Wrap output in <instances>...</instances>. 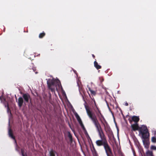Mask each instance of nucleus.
Masks as SVG:
<instances>
[{"mask_svg": "<svg viewBox=\"0 0 156 156\" xmlns=\"http://www.w3.org/2000/svg\"><path fill=\"white\" fill-rule=\"evenodd\" d=\"M139 132L141 134L143 139H149L150 135L148 130L145 126L143 125L139 129Z\"/></svg>", "mask_w": 156, "mask_h": 156, "instance_id": "7ed1b4c3", "label": "nucleus"}, {"mask_svg": "<svg viewBox=\"0 0 156 156\" xmlns=\"http://www.w3.org/2000/svg\"><path fill=\"white\" fill-rule=\"evenodd\" d=\"M49 100L51 99V94L50 92L49 93Z\"/></svg>", "mask_w": 156, "mask_h": 156, "instance_id": "cd10ccee", "label": "nucleus"}, {"mask_svg": "<svg viewBox=\"0 0 156 156\" xmlns=\"http://www.w3.org/2000/svg\"><path fill=\"white\" fill-rule=\"evenodd\" d=\"M5 107H6V106L7 107L8 110V111L9 110V105L8 103H7V105H5Z\"/></svg>", "mask_w": 156, "mask_h": 156, "instance_id": "bb28decb", "label": "nucleus"}, {"mask_svg": "<svg viewBox=\"0 0 156 156\" xmlns=\"http://www.w3.org/2000/svg\"><path fill=\"white\" fill-rule=\"evenodd\" d=\"M103 122L104 121V122H105V123H105V125H107L108 124L107 122L106 121L105 119H104V120H103Z\"/></svg>", "mask_w": 156, "mask_h": 156, "instance_id": "a878e982", "label": "nucleus"}, {"mask_svg": "<svg viewBox=\"0 0 156 156\" xmlns=\"http://www.w3.org/2000/svg\"><path fill=\"white\" fill-rule=\"evenodd\" d=\"M21 154H22V156H27L26 154H25V155L24 154L25 151H24V150L23 149H21Z\"/></svg>", "mask_w": 156, "mask_h": 156, "instance_id": "b1692460", "label": "nucleus"}, {"mask_svg": "<svg viewBox=\"0 0 156 156\" xmlns=\"http://www.w3.org/2000/svg\"><path fill=\"white\" fill-rule=\"evenodd\" d=\"M103 125L104 127V129L105 131L107 132H110L111 130V129L109 126L108 124L107 125H105V123H103Z\"/></svg>", "mask_w": 156, "mask_h": 156, "instance_id": "f8f14e48", "label": "nucleus"}, {"mask_svg": "<svg viewBox=\"0 0 156 156\" xmlns=\"http://www.w3.org/2000/svg\"><path fill=\"white\" fill-rule=\"evenodd\" d=\"M55 80L54 79H49L47 81L48 89L51 90L52 92H55Z\"/></svg>", "mask_w": 156, "mask_h": 156, "instance_id": "20e7f679", "label": "nucleus"}, {"mask_svg": "<svg viewBox=\"0 0 156 156\" xmlns=\"http://www.w3.org/2000/svg\"><path fill=\"white\" fill-rule=\"evenodd\" d=\"M132 151H133V153L134 156H136V153H135V152L134 151V150L132 149Z\"/></svg>", "mask_w": 156, "mask_h": 156, "instance_id": "c85d7f7f", "label": "nucleus"}, {"mask_svg": "<svg viewBox=\"0 0 156 156\" xmlns=\"http://www.w3.org/2000/svg\"><path fill=\"white\" fill-rule=\"evenodd\" d=\"M139 120L140 119L138 117L133 116L132 118V120L129 119V120L130 123H131L133 121L136 123L139 121Z\"/></svg>", "mask_w": 156, "mask_h": 156, "instance_id": "1a4fd4ad", "label": "nucleus"}, {"mask_svg": "<svg viewBox=\"0 0 156 156\" xmlns=\"http://www.w3.org/2000/svg\"><path fill=\"white\" fill-rule=\"evenodd\" d=\"M95 112L99 120L101 122V123L102 124L104 123V122L103 121V120H104L105 119L103 115L101 113L100 110V109H98V111H97L96 112Z\"/></svg>", "mask_w": 156, "mask_h": 156, "instance_id": "39448f33", "label": "nucleus"}, {"mask_svg": "<svg viewBox=\"0 0 156 156\" xmlns=\"http://www.w3.org/2000/svg\"><path fill=\"white\" fill-rule=\"evenodd\" d=\"M95 112L99 120L101 122V123L102 124L104 123V122L103 121V120H104L105 119L103 115L101 113L100 110V109H98V111H97L96 112Z\"/></svg>", "mask_w": 156, "mask_h": 156, "instance_id": "0eeeda50", "label": "nucleus"}, {"mask_svg": "<svg viewBox=\"0 0 156 156\" xmlns=\"http://www.w3.org/2000/svg\"><path fill=\"white\" fill-rule=\"evenodd\" d=\"M83 98L85 101L84 107L87 114L90 119L95 127L98 133L101 140H98L96 141L97 145L98 147L103 146L107 156H114L112 149L108 144L106 138L104 134L103 129L98 119L97 116L93 112L91 108L87 105L86 102Z\"/></svg>", "mask_w": 156, "mask_h": 156, "instance_id": "f257e3e1", "label": "nucleus"}, {"mask_svg": "<svg viewBox=\"0 0 156 156\" xmlns=\"http://www.w3.org/2000/svg\"><path fill=\"white\" fill-rule=\"evenodd\" d=\"M131 126L132 129L134 131H135L138 130H139V129L140 128L139 127L137 123L131 125Z\"/></svg>", "mask_w": 156, "mask_h": 156, "instance_id": "9d476101", "label": "nucleus"}, {"mask_svg": "<svg viewBox=\"0 0 156 156\" xmlns=\"http://www.w3.org/2000/svg\"><path fill=\"white\" fill-rule=\"evenodd\" d=\"M125 105L126 106H127L128 105V103L127 102H126V103H125Z\"/></svg>", "mask_w": 156, "mask_h": 156, "instance_id": "7c9ffc66", "label": "nucleus"}, {"mask_svg": "<svg viewBox=\"0 0 156 156\" xmlns=\"http://www.w3.org/2000/svg\"><path fill=\"white\" fill-rule=\"evenodd\" d=\"M151 141L154 143H156V138L155 136H153L151 139Z\"/></svg>", "mask_w": 156, "mask_h": 156, "instance_id": "4be33fe9", "label": "nucleus"}, {"mask_svg": "<svg viewBox=\"0 0 156 156\" xmlns=\"http://www.w3.org/2000/svg\"><path fill=\"white\" fill-rule=\"evenodd\" d=\"M91 150L93 153H94V152L95 153L96 152V150L95 149L93 144H92V148H91Z\"/></svg>", "mask_w": 156, "mask_h": 156, "instance_id": "5701e85b", "label": "nucleus"}, {"mask_svg": "<svg viewBox=\"0 0 156 156\" xmlns=\"http://www.w3.org/2000/svg\"><path fill=\"white\" fill-rule=\"evenodd\" d=\"M68 137L69 138L70 141L72 142L73 141L72 136L70 132H68Z\"/></svg>", "mask_w": 156, "mask_h": 156, "instance_id": "a211bd4d", "label": "nucleus"}, {"mask_svg": "<svg viewBox=\"0 0 156 156\" xmlns=\"http://www.w3.org/2000/svg\"><path fill=\"white\" fill-rule=\"evenodd\" d=\"M88 89H89V90L91 94L93 95H96V92L94 91L91 89L90 87L88 88Z\"/></svg>", "mask_w": 156, "mask_h": 156, "instance_id": "6ab92c4d", "label": "nucleus"}, {"mask_svg": "<svg viewBox=\"0 0 156 156\" xmlns=\"http://www.w3.org/2000/svg\"><path fill=\"white\" fill-rule=\"evenodd\" d=\"M0 99L1 100V97H0Z\"/></svg>", "mask_w": 156, "mask_h": 156, "instance_id": "473e14b6", "label": "nucleus"}, {"mask_svg": "<svg viewBox=\"0 0 156 156\" xmlns=\"http://www.w3.org/2000/svg\"><path fill=\"white\" fill-rule=\"evenodd\" d=\"M94 67L97 69H98L101 68V66L99 65L95 59V61L94 62Z\"/></svg>", "mask_w": 156, "mask_h": 156, "instance_id": "4468645a", "label": "nucleus"}, {"mask_svg": "<svg viewBox=\"0 0 156 156\" xmlns=\"http://www.w3.org/2000/svg\"><path fill=\"white\" fill-rule=\"evenodd\" d=\"M95 112L99 120L101 122V123L102 124L104 123V122L103 121V120H104L105 119L103 115L101 113L100 110V109H98V111H97L96 112Z\"/></svg>", "mask_w": 156, "mask_h": 156, "instance_id": "423d86ee", "label": "nucleus"}, {"mask_svg": "<svg viewBox=\"0 0 156 156\" xmlns=\"http://www.w3.org/2000/svg\"><path fill=\"white\" fill-rule=\"evenodd\" d=\"M143 142L145 148L148 149L150 144L149 139H143Z\"/></svg>", "mask_w": 156, "mask_h": 156, "instance_id": "6e6552de", "label": "nucleus"}, {"mask_svg": "<svg viewBox=\"0 0 156 156\" xmlns=\"http://www.w3.org/2000/svg\"><path fill=\"white\" fill-rule=\"evenodd\" d=\"M22 97H20L18 99L17 102L19 107L21 108L22 106L23 103L26 105V103H29L30 101L31 103V100L30 95L28 93L22 94Z\"/></svg>", "mask_w": 156, "mask_h": 156, "instance_id": "f03ea898", "label": "nucleus"}, {"mask_svg": "<svg viewBox=\"0 0 156 156\" xmlns=\"http://www.w3.org/2000/svg\"><path fill=\"white\" fill-rule=\"evenodd\" d=\"M8 133L9 136L13 139L15 141V142H16V140L15 139V137L13 134L12 130L11 129H9Z\"/></svg>", "mask_w": 156, "mask_h": 156, "instance_id": "9b49d317", "label": "nucleus"}, {"mask_svg": "<svg viewBox=\"0 0 156 156\" xmlns=\"http://www.w3.org/2000/svg\"><path fill=\"white\" fill-rule=\"evenodd\" d=\"M76 119H77V120L79 122L81 126L82 127L83 126V127H84L82 123V121H81L79 116L77 114L76 115Z\"/></svg>", "mask_w": 156, "mask_h": 156, "instance_id": "2eb2a0df", "label": "nucleus"}, {"mask_svg": "<svg viewBox=\"0 0 156 156\" xmlns=\"http://www.w3.org/2000/svg\"><path fill=\"white\" fill-rule=\"evenodd\" d=\"M55 151L53 150L52 149H51L49 152L50 156H55Z\"/></svg>", "mask_w": 156, "mask_h": 156, "instance_id": "f3484780", "label": "nucleus"}, {"mask_svg": "<svg viewBox=\"0 0 156 156\" xmlns=\"http://www.w3.org/2000/svg\"><path fill=\"white\" fill-rule=\"evenodd\" d=\"M147 156H154L152 151H148L147 153Z\"/></svg>", "mask_w": 156, "mask_h": 156, "instance_id": "412c9836", "label": "nucleus"}, {"mask_svg": "<svg viewBox=\"0 0 156 156\" xmlns=\"http://www.w3.org/2000/svg\"><path fill=\"white\" fill-rule=\"evenodd\" d=\"M45 35V33L43 32L42 33H40L39 36V37L40 38H41L43 37Z\"/></svg>", "mask_w": 156, "mask_h": 156, "instance_id": "aec40b11", "label": "nucleus"}, {"mask_svg": "<svg viewBox=\"0 0 156 156\" xmlns=\"http://www.w3.org/2000/svg\"><path fill=\"white\" fill-rule=\"evenodd\" d=\"M92 57H93V58H95V56H94V55L92 54Z\"/></svg>", "mask_w": 156, "mask_h": 156, "instance_id": "2f4dec72", "label": "nucleus"}, {"mask_svg": "<svg viewBox=\"0 0 156 156\" xmlns=\"http://www.w3.org/2000/svg\"><path fill=\"white\" fill-rule=\"evenodd\" d=\"M94 104V106H92V108H93L94 111V112H96L97 111H98V109H99L97 105H96V103L95 102V100L94 99L93 100Z\"/></svg>", "mask_w": 156, "mask_h": 156, "instance_id": "ddd939ff", "label": "nucleus"}, {"mask_svg": "<svg viewBox=\"0 0 156 156\" xmlns=\"http://www.w3.org/2000/svg\"><path fill=\"white\" fill-rule=\"evenodd\" d=\"M151 150H156V147L155 146L152 145L151 146Z\"/></svg>", "mask_w": 156, "mask_h": 156, "instance_id": "393cba45", "label": "nucleus"}, {"mask_svg": "<svg viewBox=\"0 0 156 156\" xmlns=\"http://www.w3.org/2000/svg\"><path fill=\"white\" fill-rule=\"evenodd\" d=\"M33 66H34V64L33 63H31L30 64V67H32V68H31L30 67H28V69H29L32 70L33 71L35 72V73L37 74V72L35 71L36 70L35 68L33 67Z\"/></svg>", "mask_w": 156, "mask_h": 156, "instance_id": "dca6fc26", "label": "nucleus"}, {"mask_svg": "<svg viewBox=\"0 0 156 156\" xmlns=\"http://www.w3.org/2000/svg\"><path fill=\"white\" fill-rule=\"evenodd\" d=\"M100 79L101 80V83L103 82L104 80V79L102 77L100 78Z\"/></svg>", "mask_w": 156, "mask_h": 156, "instance_id": "c756f323", "label": "nucleus"}]
</instances>
